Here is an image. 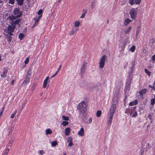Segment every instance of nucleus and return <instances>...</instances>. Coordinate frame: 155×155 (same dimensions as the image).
<instances>
[{
  "label": "nucleus",
  "instance_id": "nucleus-1",
  "mask_svg": "<svg viewBox=\"0 0 155 155\" xmlns=\"http://www.w3.org/2000/svg\"><path fill=\"white\" fill-rule=\"evenodd\" d=\"M87 103L84 101L80 103L78 106L77 109L79 111V113L84 114L87 109ZM83 115H84V114Z\"/></svg>",
  "mask_w": 155,
  "mask_h": 155
},
{
  "label": "nucleus",
  "instance_id": "nucleus-2",
  "mask_svg": "<svg viewBox=\"0 0 155 155\" xmlns=\"http://www.w3.org/2000/svg\"><path fill=\"white\" fill-rule=\"evenodd\" d=\"M13 12L15 16L9 17V19L11 20H13L15 17V18H18L20 17L22 14V12L19 11V8H15Z\"/></svg>",
  "mask_w": 155,
  "mask_h": 155
},
{
  "label": "nucleus",
  "instance_id": "nucleus-3",
  "mask_svg": "<svg viewBox=\"0 0 155 155\" xmlns=\"http://www.w3.org/2000/svg\"><path fill=\"white\" fill-rule=\"evenodd\" d=\"M107 58V57L105 55H104L101 58L99 63L100 68H103L104 66L105 60Z\"/></svg>",
  "mask_w": 155,
  "mask_h": 155
},
{
  "label": "nucleus",
  "instance_id": "nucleus-4",
  "mask_svg": "<svg viewBox=\"0 0 155 155\" xmlns=\"http://www.w3.org/2000/svg\"><path fill=\"white\" fill-rule=\"evenodd\" d=\"M131 18L135 19L137 17V11L135 8H132L130 12Z\"/></svg>",
  "mask_w": 155,
  "mask_h": 155
},
{
  "label": "nucleus",
  "instance_id": "nucleus-5",
  "mask_svg": "<svg viewBox=\"0 0 155 155\" xmlns=\"http://www.w3.org/2000/svg\"><path fill=\"white\" fill-rule=\"evenodd\" d=\"M87 64V63L84 61L81 65V74L82 77H83L84 73L86 71V68Z\"/></svg>",
  "mask_w": 155,
  "mask_h": 155
},
{
  "label": "nucleus",
  "instance_id": "nucleus-6",
  "mask_svg": "<svg viewBox=\"0 0 155 155\" xmlns=\"http://www.w3.org/2000/svg\"><path fill=\"white\" fill-rule=\"evenodd\" d=\"M116 105L115 104H112L108 113V115H110V116H113L116 110Z\"/></svg>",
  "mask_w": 155,
  "mask_h": 155
},
{
  "label": "nucleus",
  "instance_id": "nucleus-7",
  "mask_svg": "<svg viewBox=\"0 0 155 155\" xmlns=\"http://www.w3.org/2000/svg\"><path fill=\"white\" fill-rule=\"evenodd\" d=\"M71 131L70 128L69 127L66 128L64 130L65 135L68 136L69 135Z\"/></svg>",
  "mask_w": 155,
  "mask_h": 155
},
{
  "label": "nucleus",
  "instance_id": "nucleus-8",
  "mask_svg": "<svg viewBox=\"0 0 155 155\" xmlns=\"http://www.w3.org/2000/svg\"><path fill=\"white\" fill-rule=\"evenodd\" d=\"M78 134L81 136H83L84 134V129L83 127H81L80 130L78 132Z\"/></svg>",
  "mask_w": 155,
  "mask_h": 155
},
{
  "label": "nucleus",
  "instance_id": "nucleus-9",
  "mask_svg": "<svg viewBox=\"0 0 155 155\" xmlns=\"http://www.w3.org/2000/svg\"><path fill=\"white\" fill-rule=\"evenodd\" d=\"M30 81V77L29 76L27 75L26 77V79L23 82L22 84H26L28 83Z\"/></svg>",
  "mask_w": 155,
  "mask_h": 155
},
{
  "label": "nucleus",
  "instance_id": "nucleus-10",
  "mask_svg": "<svg viewBox=\"0 0 155 155\" xmlns=\"http://www.w3.org/2000/svg\"><path fill=\"white\" fill-rule=\"evenodd\" d=\"M147 91V90L146 89L144 88L143 89L139 91V94L141 95H142V96H143V94L145 93Z\"/></svg>",
  "mask_w": 155,
  "mask_h": 155
},
{
  "label": "nucleus",
  "instance_id": "nucleus-11",
  "mask_svg": "<svg viewBox=\"0 0 155 155\" xmlns=\"http://www.w3.org/2000/svg\"><path fill=\"white\" fill-rule=\"evenodd\" d=\"M131 21V20L128 18L126 19L124 21V25L127 26Z\"/></svg>",
  "mask_w": 155,
  "mask_h": 155
},
{
  "label": "nucleus",
  "instance_id": "nucleus-12",
  "mask_svg": "<svg viewBox=\"0 0 155 155\" xmlns=\"http://www.w3.org/2000/svg\"><path fill=\"white\" fill-rule=\"evenodd\" d=\"M138 103L137 101V100H134L133 101L131 102L129 104L130 106H133L136 105Z\"/></svg>",
  "mask_w": 155,
  "mask_h": 155
},
{
  "label": "nucleus",
  "instance_id": "nucleus-13",
  "mask_svg": "<svg viewBox=\"0 0 155 155\" xmlns=\"http://www.w3.org/2000/svg\"><path fill=\"white\" fill-rule=\"evenodd\" d=\"M52 133V131L51 130L49 129H47L46 130V135H48V134H51Z\"/></svg>",
  "mask_w": 155,
  "mask_h": 155
},
{
  "label": "nucleus",
  "instance_id": "nucleus-14",
  "mask_svg": "<svg viewBox=\"0 0 155 155\" xmlns=\"http://www.w3.org/2000/svg\"><path fill=\"white\" fill-rule=\"evenodd\" d=\"M18 5L21 6L23 3L24 0H16Z\"/></svg>",
  "mask_w": 155,
  "mask_h": 155
},
{
  "label": "nucleus",
  "instance_id": "nucleus-15",
  "mask_svg": "<svg viewBox=\"0 0 155 155\" xmlns=\"http://www.w3.org/2000/svg\"><path fill=\"white\" fill-rule=\"evenodd\" d=\"M112 120V117H109L107 120V124L108 125L111 124Z\"/></svg>",
  "mask_w": 155,
  "mask_h": 155
},
{
  "label": "nucleus",
  "instance_id": "nucleus-16",
  "mask_svg": "<svg viewBox=\"0 0 155 155\" xmlns=\"http://www.w3.org/2000/svg\"><path fill=\"white\" fill-rule=\"evenodd\" d=\"M3 74L1 75V76L2 77H5L6 75H5L7 73V71L5 68H4L3 69Z\"/></svg>",
  "mask_w": 155,
  "mask_h": 155
},
{
  "label": "nucleus",
  "instance_id": "nucleus-17",
  "mask_svg": "<svg viewBox=\"0 0 155 155\" xmlns=\"http://www.w3.org/2000/svg\"><path fill=\"white\" fill-rule=\"evenodd\" d=\"M21 20L20 19H17L15 20V21H13L12 23L14 25H16L19 23L20 22Z\"/></svg>",
  "mask_w": 155,
  "mask_h": 155
},
{
  "label": "nucleus",
  "instance_id": "nucleus-18",
  "mask_svg": "<svg viewBox=\"0 0 155 155\" xmlns=\"http://www.w3.org/2000/svg\"><path fill=\"white\" fill-rule=\"evenodd\" d=\"M131 29V27L130 26L127 29H126L124 31V32L125 34H128L129 32L130 31V30Z\"/></svg>",
  "mask_w": 155,
  "mask_h": 155
},
{
  "label": "nucleus",
  "instance_id": "nucleus-19",
  "mask_svg": "<svg viewBox=\"0 0 155 155\" xmlns=\"http://www.w3.org/2000/svg\"><path fill=\"white\" fill-rule=\"evenodd\" d=\"M6 35V38L8 39V41L9 42H10L12 40V37L10 36L9 35H8V34Z\"/></svg>",
  "mask_w": 155,
  "mask_h": 155
},
{
  "label": "nucleus",
  "instance_id": "nucleus-20",
  "mask_svg": "<svg viewBox=\"0 0 155 155\" xmlns=\"http://www.w3.org/2000/svg\"><path fill=\"white\" fill-rule=\"evenodd\" d=\"M80 24V22L79 21H76L74 23V25L75 27H78Z\"/></svg>",
  "mask_w": 155,
  "mask_h": 155
},
{
  "label": "nucleus",
  "instance_id": "nucleus-21",
  "mask_svg": "<svg viewBox=\"0 0 155 155\" xmlns=\"http://www.w3.org/2000/svg\"><path fill=\"white\" fill-rule=\"evenodd\" d=\"M48 83V81L45 80L43 85V87L44 88H45L47 85Z\"/></svg>",
  "mask_w": 155,
  "mask_h": 155
},
{
  "label": "nucleus",
  "instance_id": "nucleus-22",
  "mask_svg": "<svg viewBox=\"0 0 155 155\" xmlns=\"http://www.w3.org/2000/svg\"><path fill=\"white\" fill-rule=\"evenodd\" d=\"M95 0H92L91 2V7L92 9H93L95 6Z\"/></svg>",
  "mask_w": 155,
  "mask_h": 155
},
{
  "label": "nucleus",
  "instance_id": "nucleus-23",
  "mask_svg": "<svg viewBox=\"0 0 155 155\" xmlns=\"http://www.w3.org/2000/svg\"><path fill=\"white\" fill-rule=\"evenodd\" d=\"M101 110H98L96 113L97 116H100L101 114Z\"/></svg>",
  "mask_w": 155,
  "mask_h": 155
},
{
  "label": "nucleus",
  "instance_id": "nucleus-24",
  "mask_svg": "<svg viewBox=\"0 0 155 155\" xmlns=\"http://www.w3.org/2000/svg\"><path fill=\"white\" fill-rule=\"evenodd\" d=\"M12 26L9 25L8 27V31H12L13 32V31L12 30Z\"/></svg>",
  "mask_w": 155,
  "mask_h": 155
},
{
  "label": "nucleus",
  "instance_id": "nucleus-25",
  "mask_svg": "<svg viewBox=\"0 0 155 155\" xmlns=\"http://www.w3.org/2000/svg\"><path fill=\"white\" fill-rule=\"evenodd\" d=\"M14 140L15 138L14 137H12L11 138L8 143V144H11L10 146H11L12 144V143H13Z\"/></svg>",
  "mask_w": 155,
  "mask_h": 155
},
{
  "label": "nucleus",
  "instance_id": "nucleus-26",
  "mask_svg": "<svg viewBox=\"0 0 155 155\" xmlns=\"http://www.w3.org/2000/svg\"><path fill=\"white\" fill-rule=\"evenodd\" d=\"M135 46L134 45H133L130 48V50L132 52H134L135 49Z\"/></svg>",
  "mask_w": 155,
  "mask_h": 155
},
{
  "label": "nucleus",
  "instance_id": "nucleus-27",
  "mask_svg": "<svg viewBox=\"0 0 155 155\" xmlns=\"http://www.w3.org/2000/svg\"><path fill=\"white\" fill-rule=\"evenodd\" d=\"M145 72L147 73L148 76H150L151 74V72L148 71L147 69L145 68L144 69Z\"/></svg>",
  "mask_w": 155,
  "mask_h": 155
},
{
  "label": "nucleus",
  "instance_id": "nucleus-28",
  "mask_svg": "<svg viewBox=\"0 0 155 155\" xmlns=\"http://www.w3.org/2000/svg\"><path fill=\"white\" fill-rule=\"evenodd\" d=\"M24 35L22 33H20L18 36L20 40H22V39L24 37Z\"/></svg>",
  "mask_w": 155,
  "mask_h": 155
},
{
  "label": "nucleus",
  "instance_id": "nucleus-29",
  "mask_svg": "<svg viewBox=\"0 0 155 155\" xmlns=\"http://www.w3.org/2000/svg\"><path fill=\"white\" fill-rule=\"evenodd\" d=\"M57 144L56 141H54L51 142V145L52 146H55Z\"/></svg>",
  "mask_w": 155,
  "mask_h": 155
},
{
  "label": "nucleus",
  "instance_id": "nucleus-30",
  "mask_svg": "<svg viewBox=\"0 0 155 155\" xmlns=\"http://www.w3.org/2000/svg\"><path fill=\"white\" fill-rule=\"evenodd\" d=\"M140 27H139V26L137 28V29L136 34V35L137 36L139 34V31H140Z\"/></svg>",
  "mask_w": 155,
  "mask_h": 155
},
{
  "label": "nucleus",
  "instance_id": "nucleus-31",
  "mask_svg": "<svg viewBox=\"0 0 155 155\" xmlns=\"http://www.w3.org/2000/svg\"><path fill=\"white\" fill-rule=\"evenodd\" d=\"M37 86V84L36 83H34L33 84L32 87V91H34Z\"/></svg>",
  "mask_w": 155,
  "mask_h": 155
},
{
  "label": "nucleus",
  "instance_id": "nucleus-32",
  "mask_svg": "<svg viewBox=\"0 0 155 155\" xmlns=\"http://www.w3.org/2000/svg\"><path fill=\"white\" fill-rule=\"evenodd\" d=\"M43 13V11L42 9H40L38 11V12L37 13L38 15H41V16L42 15Z\"/></svg>",
  "mask_w": 155,
  "mask_h": 155
},
{
  "label": "nucleus",
  "instance_id": "nucleus-33",
  "mask_svg": "<svg viewBox=\"0 0 155 155\" xmlns=\"http://www.w3.org/2000/svg\"><path fill=\"white\" fill-rule=\"evenodd\" d=\"M68 123L67 121H62V124L64 126L68 125Z\"/></svg>",
  "mask_w": 155,
  "mask_h": 155
},
{
  "label": "nucleus",
  "instance_id": "nucleus-34",
  "mask_svg": "<svg viewBox=\"0 0 155 155\" xmlns=\"http://www.w3.org/2000/svg\"><path fill=\"white\" fill-rule=\"evenodd\" d=\"M141 0H135L134 2L137 5H138L140 4V2H141Z\"/></svg>",
  "mask_w": 155,
  "mask_h": 155
},
{
  "label": "nucleus",
  "instance_id": "nucleus-35",
  "mask_svg": "<svg viewBox=\"0 0 155 155\" xmlns=\"http://www.w3.org/2000/svg\"><path fill=\"white\" fill-rule=\"evenodd\" d=\"M155 103V99L152 98L151 100V104L152 105H153Z\"/></svg>",
  "mask_w": 155,
  "mask_h": 155
},
{
  "label": "nucleus",
  "instance_id": "nucleus-36",
  "mask_svg": "<svg viewBox=\"0 0 155 155\" xmlns=\"http://www.w3.org/2000/svg\"><path fill=\"white\" fill-rule=\"evenodd\" d=\"M67 142H71L72 141V138L71 137H69L67 139Z\"/></svg>",
  "mask_w": 155,
  "mask_h": 155
},
{
  "label": "nucleus",
  "instance_id": "nucleus-37",
  "mask_svg": "<svg viewBox=\"0 0 155 155\" xmlns=\"http://www.w3.org/2000/svg\"><path fill=\"white\" fill-rule=\"evenodd\" d=\"M15 1V0H9L8 2V3L13 5L14 4Z\"/></svg>",
  "mask_w": 155,
  "mask_h": 155
},
{
  "label": "nucleus",
  "instance_id": "nucleus-38",
  "mask_svg": "<svg viewBox=\"0 0 155 155\" xmlns=\"http://www.w3.org/2000/svg\"><path fill=\"white\" fill-rule=\"evenodd\" d=\"M135 0H129V3L131 5H132L134 3V2Z\"/></svg>",
  "mask_w": 155,
  "mask_h": 155
},
{
  "label": "nucleus",
  "instance_id": "nucleus-39",
  "mask_svg": "<svg viewBox=\"0 0 155 155\" xmlns=\"http://www.w3.org/2000/svg\"><path fill=\"white\" fill-rule=\"evenodd\" d=\"M29 61V58H27L26 60L25 61V64H27L28 63V62Z\"/></svg>",
  "mask_w": 155,
  "mask_h": 155
},
{
  "label": "nucleus",
  "instance_id": "nucleus-40",
  "mask_svg": "<svg viewBox=\"0 0 155 155\" xmlns=\"http://www.w3.org/2000/svg\"><path fill=\"white\" fill-rule=\"evenodd\" d=\"M9 149L8 148H7L5 150V153H4L5 154H6L7 155L8 154V153L9 152Z\"/></svg>",
  "mask_w": 155,
  "mask_h": 155
},
{
  "label": "nucleus",
  "instance_id": "nucleus-41",
  "mask_svg": "<svg viewBox=\"0 0 155 155\" xmlns=\"http://www.w3.org/2000/svg\"><path fill=\"white\" fill-rule=\"evenodd\" d=\"M4 110V107H3L2 108V109L1 110V112H0V116H1L2 115V114L3 113V112Z\"/></svg>",
  "mask_w": 155,
  "mask_h": 155
},
{
  "label": "nucleus",
  "instance_id": "nucleus-42",
  "mask_svg": "<svg viewBox=\"0 0 155 155\" xmlns=\"http://www.w3.org/2000/svg\"><path fill=\"white\" fill-rule=\"evenodd\" d=\"M62 119L65 120H69L68 117H62Z\"/></svg>",
  "mask_w": 155,
  "mask_h": 155
},
{
  "label": "nucleus",
  "instance_id": "nucleus-43",
  "mask_svg": "<svg viewBox=\"0 0 155 155\" xmlns=\"http://www.w3.org/2000/svg\"><path fill=\"white\" fill-rule=\"evenodd\" d=\"M12 30H13L14 31V30L15 29V25H13L12 23Z\"/></svg>",
  "mask_w": 155,
  "mask_h": 155
},
{
  "label": "nucleus",
  "instance_id": "nucleus-44",
  "mask_svg": "<svg viewBox=\"0 0 155 155\" xmlns=\"http://www.w3.org/2000/svg\"><path fill=\"white\" fill-rule=\"evenodd\" d=\"M69 142V143L68 145V146L70 147H71L73 144L72 143V141L69 142Z\"/></svg>",
  "mask_w": 155,
  "mask_h": 155
},
{
  "label": "nucleus",
  "instance_id": "nucleus-45",
  "mask_svg": "<svg viewBox=\"0 0 155 155\" xmlns=\"http://www.w3.org/2000/svg\"><path fill=\"white\" fill-rule=\"evenodd\" d=\"M75 31L74 30H72L69 34V35H73L74 34Z\"/></svg>",
  "mask_w": 155,
  "mask_h": 155
},
{
  "label": "nucleus",
  "instance_id": "nucleus-46",
  "mask_svg": "<svg viewBox=\"0 0 155 155\" xmlns=\"http://www.w3.org/2000/svg\"><path fill=\"white\" fill-rule=\"evenodd\" d=\"M39 153L41 155H43L45 153L44 151L43 150H40L39 152Z\"/></svg>",
  "mask_w": 155,
  "mask_h": 155
},
{
  "label": "nucleus",
  "instance_id": "nucleus-47",
  "mask_svg": "<svg viewBox=\"0 0 155 155\" xmlns=\"http://www.w3.org/2000/svg\"><path fill=\"white\" fill-rule=\"evenodd\" d=\"M12 31H7V33H8V35L10 36L13 35V34L12 33Z\"/></svg>",
  "mask_w": 155,
  "mask_h": 155
},
{
  "label": "nucleus",
  "instance_id": "nucleus-48",
  "mask_svg": "<svg viewBox=\"0 0 155 155\" xmlns=\"http://www.w3.org/2000/svg\"><path fill=\"white\" fill-rule=\"evenodd\" d=\"M137 115V112L136 111H134V112L133 114L132 115V116H136Z\"/></svg>",
  "mask_w": 155,
  "mask_h": 155
},
{
  "label": "nucleus",
  "instance_id": "nucleus-49",
  "mask_svg": "<svg viewBox=\"0 0 155 155\" xmlns=\"http://www.w3.org/2000/svg\"><path fill=\"white\" fill-rule=\"evenodd\" d=\"M16 113H17V110H15L14 111V112L12 114H11V116H14Z\"/></svg>",
  "mask_w": 155,
  "mask_h": 155
},
{
  "label": "nucleus",
  "instance_id": "nucleus-50",
  "mask_svg": "<svg viewBox=\"0 0 155 155\" xmlns=\"http://www.w3.org/2000/svg\"><path fill=\"white\" fill-rule=\"evenodd\" d=\"M151 59L153 61H155V54L152 56Z\"/></svg>",
  "mask_w": 155,
  "mask_h": 155
},
{
  "label": "nucleus",
  "instance_id": "nucleus-51",
  "mask_svg": "<svg viewBox=\"0 0 155 155\" xmlns=\"http://www.w3.org/2000/svg\"><path fill=\"white\" fill-rule=\"evenodd\" d=\"M14 126H12L10 128V131L12 132V131L14 130Z\"/></svg>",
  "mask_w": 155,
  "mask_h": 155
},
{
  "label": "nucleus",
  "instance_id": "nucleus-52",
  "mask_svg": "<svg viewBox=\"0 0 155 155\" xmlns=\"http://www.w3.org/2000/svg\"><path fill=\"white\" fill-rule=\"evenodd\" d=\"M85 15V14H84V13L82 14L81 16V18H84Z\"/></svg>",
  "mask_w": 155,
  "mask_h": 155
},
{
  "label": "nucleus",
  "instance_id": "nucleus-53",
  "mask_svg": "<svg viewBox=\"0 0 155 155\" xmlns=\"http://www.w3.org/2000/svg\"><path fill=\"white\" fill-rule=\"evenodd\" d=\"M92 121V118L90 117L89 118V123L90 124L91 123Z\"/></svg>",
  "mask_w": 155,
  "mask_h": 155
},
{
  "label": "nucleus",
  "instance_id": "nucleus-54",
  "mask_svg": "<svg viewBox=\"0 0 155 155\" xmlns=\"http://www.w3.org/2000/svg\"><path fill=\"white\" fill-rule=\"evenodd\" d=\"M57 74H58V72H55V74L54 75L52 76L51 77V78H52L54 77Z\"/></svg>",
  "mask_w": 155,
  "mask_h": 155
},
{
  "label": "nucleus",
  "instance_id": "nucleus-55",
  "mask_svg": "<svg viewBox=\"0 0 155 155\" xmlns=\"http://www.w3.org/2000/svg\"><path fill=\"white\" fill-rule=\"evenodd\" d=\"M38 24V23L37 22L35 21V24L33 25V26L36 25Z\"/></svg>",
  "mask_w": 155,
  "mask_h": 155
},
{
  "label": "nucleus",
  "instance_id": "nucleus-56",
  "mask_svg": "<svg viewBox=\"0 0 155 155\" xmlns=\"http://www.w3.org/2000/svg\"><path fill=\"white\" fill-rule=\"evenodd\" d=\"M83 11L84 12V13H83L86 14V13L87 12V10L86 9H83Z\"/></svg>",
  "mask_w": 155,
  "mask_h": 155
},
{
  "label": "nucleus",
  "instance_id": "nucleus-57",
  "mask_svg": "<svg viewBox=\"0 0 155 155\" xmlns=\"http://www.w3.org/2000/svg\"><path fill=\"white\" fill-rule=\"evenodd\" d=\"M27 28L25 27V28L24 29V30H23V31L24 32H26V31H27Z\"/></svg>",
  "mask_w": 155,
  "mask_h": 155
},
{
  "label": "nucleus",
  "instance_id": "nucleus-58",
  "mask_svg": "<svg viewBox=\"0 0 155 155\" xmlns=\"http://www.w3.org/2000/svg\"><path fill=\"white\" fill-rule=\"evenodd\" d=\"M49 79V77L48 76H47L45 80L47 81H48V80Z\"/></svg>",
  "mask_w": 155,
  "mask_h": 155
},
{
  "label": "nucleus",
  "instance_id": "nucleus-59",
  "mask_svg": "<svg viewBox=\"0 0 155 155\" xmlns=\"http://www.w3.org/2000/svg\"><path fill=\"white\" fill-rule=\"evenodd\" d=\"M25 103H26L25 102H24L23 103V104L22 105V108H24V107L25 105Z\"/></svg>",
  "mask_w": 155,
  "mask_h": 155
},
{
  "label": "nucleus",
  "instance_id": "nucleus-60",
  "mask_svg": "<svg viewBox=\"0 0 155 155\" xmlns=\"http://www.w3.org/2000/svg\"><path fill=\"white\" fill-rule=\"evenodd\" d=\"M153 88H152V90L155 91V86H153Z\"/></svg>",
  "mask_w": 155,
  "mask_h": 155
},
{
  "label": "nucleus",
  "instance_id": "nucleus-61",
  "mask_svg": "<svg viewBox=\"0 0 155 155\" xmlns=\"http://www.w3.org/2000/svg\"><path fill=\"white\" fill-rule=\"evenodd\" d=\"M148 117L149 118L150 120H151V121L150 122H151V123H152V119H151V117Z\"/></svg>",
  "mask_w": 155,
  "mask_h": 155
},
{
  "label": "nucleus",
  "instance_id": "nucleus-62",
  "mask_svg": "<svg viewBox=\"0 0 155 155\" xmlns=\"http://www.w3.org/2000/svg\"><path fill=\"white\" fill-rule=\"evenodd\" d=\"M128 112V109H127L125 111V113H127Z\"/></svg>",
  "mask_w": 155,
  "mask_h": 155
},
{
  "label": "nucleus",
  "instance_id": "nucleus-63",
  "mask_svg": "<svg viewBox=\"0 0 155 155\" xmlns=\"http://www.w3.org/2000/svg\"><path fill=\"white\" fill-rule=\"evenodd\" d=\"M39 19H37L36 20H35L38 23V21H39Z\"/></svg>",
  "mask_w": 155,
  "mask_h": 155
},
{
  "label": "nucleus",
  "instance_id": "nucleus-64",
  "mask_svg": "<svg viewBox=\"0 0 155 155\" xmlns=\"http://www.w3.org/2000/svg\"><path fill=\"white\" fill-rule=\"evenodd\" d=\"M126 98H127V97L126 96H125V98H124V101L126 100Z\"/></svg>",
  "mask_w": 155,
  "mask_h": 155
}]
</instances>
